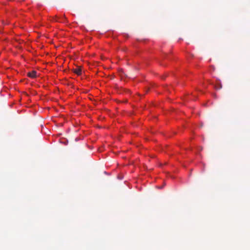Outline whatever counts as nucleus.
<instances>
[{
  "mask_svg": "<svg viewBox=\"0 0 250 250\" xmlns=\"http://www.w3.org/2000/svg\"><path fill=\"white\" fill-rule=\"evenodd\" d=\"M36 71H32V72H28L27 76L30 78H34L36 77Z\"/></svg>",
  "mask_w": 250,
  "mask_h": 250,
  "instance_id": "f257e3e1",
  "label": "nucleus"
},
{
  "mask_svg": "<svg viewBox=\"0 0 250 250\" xmlns=\"http://www.w3.org/2000/svg\"><path fill=\"white\" fill-rule=\"evenodd\" d=\"M74 72L78 75H80L82 73V69L80 68L77 67L74 69Z\"/></svg>",
  "mask_w": 250,
  "mask_h": 250,
  "instance_id": "f03ea898",
  "label": "nucleus"
},
{
  "mask_svg": "<svg viewBox=\"0 0 250 250\" xmlns=\"http://www.w3.org/2000/svg\"><path fill=\"white\" fill-rule=\"evenodd\" d=\"M222 87V86L221 84H219L218 85L215 86V88L217 89H220Z\"/></svg>",
  "mask_w": 250,
  "mask_h": 250,
  "instance_id": "7ed1b4c3",
  "label": "nucleus"
}]
</instances>
